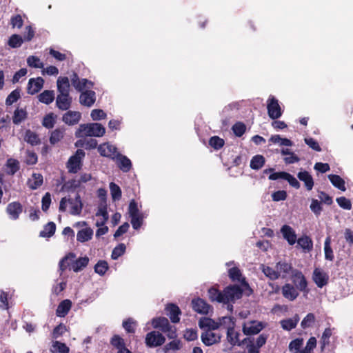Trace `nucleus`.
Wrapping results in <instances>:
<instances>
[{"instance_id": "obj_24", "label": "nucleus", "mask_w": 353, "mask_h": 353, "mask_svg": "<svg viewBox=\"0 0 353 353\" xmlns=\"http://www.w3.org/2000/svg\"><path fill=\"white\" fill-rule=\"evenodd\" d=\"M297 177L305 184L307 190H311L314 187V180L312 175L307 171H301L298 173Z\"/></svg>"}, {"instance_id": "obj_11", "label": "nucleus", "mask_w": 353, "mask_h": 353, "mask_svg": "<svg viewBox=\"0 0 353 353\" xmlns=\"http://www.w3.org/2000/svg\"><path fill=\"white\" fill-rule=\"evenodd\" d=\"M312 279L316 285L321 288L328 283V274L319 268H315L313 272Z\"/></svg>"}, {"instance_id": "obj_20", "label": "nucleus", "mask_w": 353, "mask_h": 353, "mask_svg": "<svg viewBox=\"0 0 353 353\" xmlns=\"http://www.w3.org/2000/svg\"><path fill=\"white\" fill-rule=\"evenodd\" d=\"M263 327L264 326L261 322L251 321L248 325H243V332L245 335L257 334Z\"/></svg>"}, {"instance_id": "obj_27", "label": "nucleus", "mask_w": 353, "mask_h": 353, "mask_svg": "<svg viewBox=\"0 0 353 353\" xmlns=\"http://www.w3.org/2000/svg\"><path fill=\"white\" fill-rule=\"evenodd\" d=\"M220 324L219 322L214 321L210 318H203L201 319L199 322V325L200 328H207V330H217L220 327Z\"/></svg>"}, {"instance_id": "obj_5", "label": "nucleus", "mask_w": 353, "mask_h": 353, "mask_svg": "<svg viewBox=\"0 0 353 353\" xmlns=\"http://www.w3.org/2000/svg\"><path fill=\"white\" fill-rule=\"evenodd\" d=\"M165 342V337L159 331L153 330L146 334L145 343L148 347L161 346Z\"/></svg>"}, {"instance_id": "obj_17", "label": "nucleus", "mask_w": 353, "mask_h": 353, "mask_svg": "<svg viewBox=\"0 0 353 353\" xmlns=\"http://www.w3.org/2000/svg\"><path fill=\"white\" fill-rule=\"evenodd\" d=\"M221 336L210 330H206L201 334L202 342L207 346L212 345L221 341Z\"/></svg>"}, {"instance_id": "obj_7", "label": "nucleus", "mask_w": 353, "mask_h": 353, "mask_svg": "<svg viewBox=\"0 0 353 353\" xmlns=\"http://www.w3.org/2000/svg\"><path fill=\"white\" fill-rule=\"evenodd\" d=\"M292 281L296 288L305 294L309 292L307 288V281L303 274L298 270H294L292 272Z\"/></svg>"}, {"instance_id": "obj_51", "label": "nucleus", "mask_w": 353, "mask_h": 353, "mask_svg": "<svg viewBox=\"0 0 353 353\" xmlns=\"http://www.w3.org/2000/svg\"><path fill=\"white\" fill-rule=\"evenodd\" d=\"M219 323L220 324V327H223L224 329H226L227 331L232 327V329L235 327V320L234 317L232 316H223L221 319H219Z\"/></svg>"}, {"instance_id": "obj_50", "label": "nucleus", "mask_w": 353, "mask_h": 353, "mask_svg": "<svg viewBox=\"0 0 353 353\" xmlns=\"http://www.w3.org/2000/svg\"><path fill=\"white\" fill-rule=\"evenodd\" d=\"M23 39L19 34H14L8 39V45L12 48H17L21 46Z\"/></svg>"}, {"instance_id": "obj_42", "label": "nucleus", "mask_w": 353, "mask_h": 353, "mask_svg": "<svg viewBox=\"0 0 353 353\" xmlns=\"http://www.w3.org/2000/svg\"><path fill=\"white\" fill-rule=\"evenodd\" d=\"M276 268L277 271H279V274H283L282 278H285L287 274H288L290 272H292V265L291 263H288L287 262H281L279 261L276 263Z\"/></svg>"}, {"instance_id": "obj_47", "label": "nucleus", "mask_w": 353, "mask_h": 353, "mask_svg": "<svg viewBox=\"0 0 353 353\" xmlns=\"http://www.w3.org/2000/svg\"><path fill=\"white\" fill-rule=\"evenodd\" d=\"M299 322V318H294V319H283L281 321L280 323L281 325V327L287 331H290L292 329L295 328L297 325V323Z\"/></svg>"}, {"instance_id": "obj_23", "label": "nucleus", "mask_w": 353, "mask_h": 353, "mask_svg": "<svg viewBox=\"0 0 353 353\" xmlns=\"http://www.w3.org/2000/svg\"><path fill=\"white\" fill-rule=\"evenodd\" d=\"M72 301L69 299L62 301L57 306L56 315L59 317H65L70 310Z\"/></svg>"}, {"instance_id": "obj_1", "label": "nucleus", "mask_w": 353, "mask_h": 353, "mask_svg": "<svg viewBox=\"0 0 353 353\" xmlns=\"http://www.w3.org/2000/svg\"><path fill=\"white\" fill-rule=\"evenodd\" d=\"M105 132V129L102 124L92 123L81 124L75 132L76 137H101Z\"/></svg>"}, {"instance_id": "obj_44", "label": "nucleus", "mask_w": 353, "mask_h": 353, "mask_svg": "<svg viewBox=\"0 0 353 353\" xmlns=\"http://www.w3.org/2000/svg\"><path fill=\"white\" fill-rule=\"evenodd\" d=\"M32 176V181L28 182V186L31 190H37L43 184V176L39 173H33Z\"/></svg>"}, {"instance_id": "obj_26", "label": "nucleus", "mask_w": 353, "mask_h": 353, "mask_svg": "<svg viewBox=\"0 0 353 353\" xmlns=\"http://www.w3.org/2000/svg\"><path fill=\"white\" fill-rule=\"evenodd\" d=\"M59 94H70V81L67 77H59L57 81Z\"/></svg>"}, {"instance_id": "obj_21", "label": "nucleus", "mask_w": 353, "mask_h": 353, "mask_svg": "<svg viewBox=\"0 0 353 353\" xmlns=\"http://www.w3.org/2000/svg\"><path fill=\"white\" fill-rule=\"evenodd\" d=\"M281 232L283 238L291 245H294L296 241V235L294 230L289 225H284L281 229Z\"/></svg>"}, {"instance_id": "obj_38", "label": "nucleus", "mask_w": 353, "mask_h": 353, "mask_svg": "<svg viewBox=\"0 0 353 353\" xmlns=\"http://www.w3.org/2000/svg\"><path fill=\"white\" fill-rule=\"evenodd\" d=\"M24 140L32 146L37 145L41 143L39 135L30 130H26Z\"/></svg>"}, {"instance_id": "obj_4", "label": "nucleus", "mask_w": 353, "mask_h": 353, "mask_svg": "<svg viewBox=\"0 0 353 353\" xmlns=\"http://www.w3.org/2000/svg\"><path fill=\"white\" fill-rule=\"evenodd\" d=\"M85 152L81 149H78L75 154L71 156L67 163L68 172L70 173H77L82 167V159L85 157Z\"/></svg>"}, {"instance_id": "obj_9", "label": "nucleus", "mask_w": 353, "mask_h": 353, "mask_svg": "<svg viewBox=\"0 0 353 353\" xmlns=\"http://www.w3.org/2000/svg\"><path fill=\"white\" fill-rule=\"evenodd\" d=\"M299 290L295 285L290 283H285L281 288L283 297L290 301H294L299 296Z\"/></svg>"}, {"instance_id": "obj_56", "label": "nucleus", "mask_w": 353, "mask_h": 353, "mask_svg": "<svg viewBox=\"0 0 353 353\" xmlns=\"http://www.w3.org/2000/svg\"><path fill=\"white\" fill-rule=\"evenodd\" d=\"M232 129L236 137H241L245 132L246 125L243 122L239 121L233 125Z\"/></svg>"}, {"instance_id": "obj_55", "label": "nucleus", "mask_w": 353, "mask_h": 353, "mask_svg": "<svg viewBox=\"0 0 353 353\" xmlns=\"http://www.w3.org/2000/svg\"><path fill=\"white\" fill-rule=\"evenodd\" d=\"M225 141L218 136H213L209 140V145L214 150H220L223 147Z\"/></svg>"}, {"instance_id": "obj_36", "label": "nucleus", "mask_w": 353, "mask_h": 353, "mask_svg": "<svg viewBox=\"0 0 353 353\" xmlns=\"http://www.w3.org/2000/svg\"><path fill=\"white\" fill-rule=\"evenodd\" d=\"M56 231V224L54 222H48L44 225L43 230L39 233L41 237L50 238L54 235Z\"/></svg>"}, {"instance_id": "obj_62", "label": "nucleus", "mask_w": 353, "mask_h": 353, "mask_svg": "<svg viewBox=\"0 0 353 353\" xmlns=\"http://www.w3.org/2000/svg\"><path fill=\"white\" fill-rule=\"evenodd\" d=\"M27 63L30 67L34 68H43V63L35 56H30L27 59Z\"/></svg>"}, {"instance_id": "obj_39", "label": "nucleus", "mask_w": 353, "mask_h": 353, "mask_svg": "<svg viewBox=\"0 0 353 353\" xmlns=\"http://www.w3.org/2000/svg\"><path fill=\"white\" fill-rule=\"evenodd\" d=\"M110 343L117 351L126 347L124 339L119 334H114L110 340Z\"/></svg>"}, {"instance_id": "obj_41", "label": "nucleus", "mask_w": 353, "mask_h": 353, "mask_svg": "<svg viewBox=\"0 0 353 353\" xmlns=\"http://www.w3.org/2000/svg\"><path fill=\"white\" fill-rule=\"evenodd\" d=\"M261 270L263 273L272 281L276 280L280 277L279 271L274 270L270 266L262 265Z\"/></svg>"}, {"instance_id": "obj_57", "label": "nucleus", "mask_w": 353, "mask_h": 353, "mask_svg": "<svg viewBox=\"0 0 353 353\" xmlns=\"http://www.w3.org/2000/svg\"><path fill=\"white\" fill-rule=\"evenodd\" d=\"M108 264L105 261L100 260L94 265V271L99 275L103 276L105 274V272L108 270Z\"/></svg>"}, {"instance_id": "obj_29", "label": "nucleus", "mask_w": 353, "mask_h": 353, "mask_svg": "<svg viewBox=\"0 0 353 353\" xmlns=\"http://www.w3.org/2000/svg\"><path fill=\"white\" fill-rule=\"evenodd\" d=\"M93 236V230L90 228H85L79 230L77 234V241L84 243L92 239Z\"/></svg>"}, {"instance_id": "obj_13", "label": "nucleus", "mask_w": 353, "mask_h": 353, "mask_svg": "<svg viewBox=\"0 0 353 353\" xmlns=\"http://www.w3.org/2000/svg\"><path fill=\"white\" fill-rule=\"evenodd\" d=\"M72 101V99L70 94H59L56 99V105L62 111L68 110L71 106Z\"/></svg>"}, {"instance_id": "obj_52", "label": "nucleus", "mask_w": 353, "mask_h": 353, "mask_svg": "<svg viewBox=\"0 0 353 353\" xmlns=\"http://www.w3.org/2000/svg\"><path fill=\"white\" fill-rule=\"evenodd\" d=\"M298 244L303 249L307 251H310L313 248V243L312 239L307 236H303L300 237L297 240Z\"/></svg>"}, {"instance_id": "obj_16", "label": "nucleus", "mask_w": 353, "mask_h": 353, "mask_svg": "<svg viewBox=\"0 0 353 353\" xmlns=\"http://www.w3.org/2000/svg\"><path fill=\"white\" fill-rule=\"evenodd\" d=\"M192 307L195 312L203 314H208L210 309V305L201 298L192 299Z\"/></svg>"}, {"instance_id": "obj_37", "label": "nucleus", "mask_w": 353, "mask_h": 353, "mask_svg": "<svg viewBox=\"0 0 353 353\" xmlns=\"http://www.w3.org/2000/svg\"><path fill=\"white\" fill-rule=\"evenodd\" d=\"M27 116L28 112L25 109L17 108L12 116V122L15 125H19L27 118Z\"/></svg>"}, {"instance_id": "obj_48", "label": "nucleus", "mask_w": 353, "mask_h": 353, "mask_svg": "<svg viewBox=\"0 0 353 353\" xmlns=\"http://www.w3.org/2000/svg\"><path fill=\"white\" fill-rule=\"evenodd\" d=\"M331 237L330 236H327L325 243H324V252H325V258L329 261H333L334 256L333 253V250L331 248Z\"/></svg>"}, {"instance_id": "obj_43", "label": "nucleus", "mask_w": 353, "mask_h": 353, "mask_svg": "<svg viewBox=\"0 0 353 353\" xmlns=\"http://www.w3.org/2000/svg\"><path fill=\"white\" fill-rule=\"evenodd\" d=\"M50 352L52 353H69L70 349L64 343L55 341L52 343Z\"/></svg>"}, {"instance_id": "obj_25", "label": "nucleus", "mask_w": 353, "mask_h": 353, "mask_svg": "<svg viewBox=\"0 0 353 353\" xmlns=\"http://www.w3.org/2000/svg\"><path fill=\"white\" fill-rule=\"evenodd\" d=\"M96 216H101L103 217V221H101V222H99V221L97 222L96 225L97 227L102 226V225H105L106 221L108 220L109 216H108V213L107 211V204L105 201L100 203V204L98 207L97 212H96Z\"/></svg>"}, {"instance_id": "obj_12", "label": "nucleus", "mask_w": 353, "mask_h": 353, "mask_svg": "<svg viewBox=\"0 0 353 353\" xmlns=\"http://www.w3.org/2000/svg\"><path fill=\"white\" fill-rule=\"evenodd\" d=\"M68 203L70 205V213L72 215H79L83 209V203L79 193H77L74 198H69Z\"/></svg>"}, {"instance_id": "obj_63", "label": "nucleus", "mask_w": 353, "mask_h": 353, "mask_svg": "<svg viewBox=\"0 0 353 353\" xmlns=\"http://www.w3.org/2000/svg\"><path fill=\"white\" fill-rule=\"evenodd\" d=\"M303 339H302V338L295 339L292 340V341H290V343H289V346H288L289 350L292 352H294L295 351H300V350H301V347L303 345Z\"/></svg>"}, {"instance_id": "obj_49", "label": "nucleus", "mask_w": 353, "mask_h": 353, "mask_svg": "<svg viewBox=\"0 0 353 353\" xmlns=\"http://www.w3.org/2000/svg\"><path fill=\"white\" fill-rule=\"evenodd\" d=\"M6 166L8 169L7 173L10 175H14L20 168L19 162L14 159H8Z\"/></svg>"}, {"instance_id": "obj_54", "label": "nucleus", "mask_w": 353, "mask_h": 353, "mask_svg": "<svg viewBox=\"0 0 353 353\" xmlns=\"http://www.w3.org/2000/svg\"><path fill=\"white\" fill-rule=\"evenodd\" d=\"M110 193L113 201H119L121 198V190L116 183L112 182L110 183Z\"/></svg>"}, {"instance_id": "obj_6", "label": "nucleus", "mask_w": 353, "mask_h": 353, "mask_svg": "<svg viewBox=\"0 0 353 353\" xmlns=\"http://www.w3.org/2000/svg\"><path fill=\"white\" fill-rule=\"evenodd\" d=\"M267 110L268 116L273 120L280 118L283 114L279 101L274 96L269 97L267 101Z\"/></svg>"}, {"instance_id": "obj_53", "label": "nucleus", "mask_w": 353, "mask_h": 353, "mask_svg": "<svg viewBox=\"0 0 353 353\" xmlns=\"http://www.w3.org/2000/svg\"><path fill=\"white\" fill-rule=\"evenodd\" d=\"M56 117L57 116L52 112L46 114L42 121L43 126L47 129L52 128L56 123Z\"/></svg>"}, {"instance_id": "obj_58", "label": "nucleus", "mask_w": 353, "mask_h": 353, "mask_svg": "<svg viewBox=\"0 0 353 353\" xmlns=\"http://www.w3.org/2000/svg\"><path fill=\"white\" fill-rule=\"evenodd\" d=\"M315 322V316L313 313H308L302 320L301 326L303 329L311 327Z\"/></svg>"}, {"instance_id": "obj_10", "label": "nucleus", "mask_w": 353, "mask_h": 353, "mask_svg": "<svg viewBox=\"0 0 353 353\" xmlns=\"http://www.w3.org/2000/svg\"><path fill=\"white\" fill-rule=\"evenodd\" d=\"M165 310L166 315L169 316L172 323H177L179 322V316L181 314V311L178 305L174 303H168L166 305Z\"/></svg>"}, {"instance_id": "obj_33", "label": "nucleus", "mask_w": 353, "mask_h": 353, "mask_svg": "<svg viewBox=\"0 0 353 353\" xmlns=\"http://www.w3.org/2000/svg\"><path fill=\"white\" fill-rule=\"evenodd\" d=\"M332 328L327 327L323 331L322 336L321 337L320 340V344H321V350L323 352L326 346L329 345L330 343V339L332 335Z\"/></svg>"}, {"instance_id": "obj_46", "label": "nucleus", "mask_w": 353, "mask_h": 353, "mask_svg": "<svg viewBox=\"0 0 353 353\" xmlns=\"http://www.w3.org/2000/svg\"><path fill=\"white\" fill-rule=\"evenodd\" d=\"M89 263L88 256L80 257L77 259L72 264V270L75 272L81 271L83 268H85Z\"/></svg>"}, {"instance_id": "obj_19", "label": "nucleus", "mask_w": 353, "mask_h": 353, "mask_svg": "<svg viewBox=\"0 0 353 353\" xmlns=\"http://www.w3.org/2000/svg\"><path fill=\"white\" fill-rule=\"evenodd\" d=\"M81 118V114L78 111L69 110L62 117V121L68 125L77 124Z\"/></svg>"}, {"instance_id": "obj_60", "label": "nucleus", "mask_w": 353, "mask_h": 353, "mask_svg": "<svg viewBox=\"0 0 353 353\" xmlns=\"http://www.w3.org/2000/svg\"><path fill=\"white\" fill-rule=\"evenodd\" d=\"M122 325L127 333L133 334L135 332L136 321L132 318H128L123 321Z\"/></svg>"}, {"instance_id": "obj_18", "label": "nucleus", "mask_w": 353, "mask_h": 353, "mask_svg": "<svg viewBox=\"0 0 353 353\" xmlns=\"http://www.w3.org/2000/svg\"><path fill=\"white\" fill-rule=\"evenodd\" d=\"M95 101V92L90 90L81 92L79 96V102L84 106L91 107L94 103Z\"/></svg>"}, {"instance_id": "obj_45", "label": "nucleus", "mask_w": 353, "mask_h": 353, "mask_svg": "<svg viewBox=\"0 0 353 353\" xmlns=\"http://www.w3.org/2000/svg\"><path fill=\"white\" fill-rule=\"evenodd\" d=\"M173 340L167 343L163 348V353H168L170 350L176 351L182 347L181 340L172 339Z\"/></svg>"}, {"instance_id": "obj_2", "label": "nucleus", "mask_w": 353, "mask_h": 353, "mask_svg": "<svg viewBox=\"0 0 353 353\" xmlns=\"http://www.w3.org/2000/svg\"><path fill=\"white\" fill-rule=\"evenodd\" d=\"M152 325L154 329H159L166 334L168 339L177 338L176 328L171 325L168 319L165 317H156L152 320Z\"/></svg>"}, {"instance_id": "obj_3", "label": "nucleus", "mask_w": 353, "mask_h": 353, "mask_svg": "<svg viewBox=\"0 0 353 353\" xmlns=\"http://www.w3.org/2000/svg\"><path fill=\"white\" fill-rule=\"evenodd\" d=\"M243 290L238 285H229L223 289L224 303H235L243 296Z\"/></svg>"}, {"instance_id": "obj_14", "label": "nucleus", "mask_w": 353, "mask_h": 353, "mask_svg": "<svg viewBox=\"0 0 353 353\" xmlns=\"http://www.w3.org/2000/svg\"><path fill=\"white\" fill-rule=\"evenodd\" d=\"M22 212L23 206L19 201L11 202L7 205L6 212L13 220L18 219Z\"/></svg>"}, {"instance_id": "obj_32", "label": "nucleus", "mask_w": 353, "mask_h": 353, "mask_svg": "<svg viewBox=\"0 0 353 353\" xmlns=\"http://www.w3.org/2000/svg\"><path fill=\"white\" fill-rule=\"evenodd\" d=\"M328 179L332 184L339 190L343 192L346 190L345 181L339 175L332 174L328 175Z\"/></svg>"}, {"instance_id": "obj_31", "label": "nucleus", "mask_w": 353, "mask_h": 353, "mask_svg": "<svg viewBox=\"0 0 353 353\" xmlns=\"http://www.w3.org/2000/svg\"><path fill=\"white\" fill-rule=\"evenodd\" d=\"M265 163V157L261 154H256L251 159L250 166L252 170H259L264 166Z\"/></svg>"}, {"instance_id": "obj_59", "label": "nucleus", "mask_w": 353, "mask_h": 353, "mask_svg": "<svg viewBox=\"0 0 353 353\" xmlns=\"http://www.w3.org/2000/svg\"><path fill=\"white\" fill-rule=\"evenodd\" d=\"M126 247L124 243H119L117 246H116L111 254V257L114 260H117L119 257L122 256L125 252Z\"/></svg>"}, {"instance_id": "obj_15", "label": "nucleus", "mask_w": 353, "mask_h": 353, "mask_svg": "<svg viewBox=\"0 0 353 353\" xmlns=\"http://www.w3.org/2000/svg\"><path fill=\"white\" fill-rule=\"evenodd\" d=\"M43 83L44 80L41 77L30 79L27 87L28 93L32 95L38 93L42 89Z\"/></svg>"}, {"instance_id": "obj_61", "label": "nucleus", "mask_w": 353, "mask_h": 353, "mask_svg": "<svg viewBox=\"0 0 353 353\" xmlns=\"http://www.w3.org/2000/svg\"><path fill=\"white\" fill-rule=\"evenodd\" d=\"M131 218V224L132 225V228L134 230H139L143 223V213H141L139 214H137L136 216H130Z\"/></svg>"}, {"instance_id": "obj_22", "label": "nucleus", "mask_w": 353, "mask_h": 353, "mask_svg": "<svg viewBox=\"0 0 353 353\" xmlns=\"http://www.w3.org/2000/svg\"><path fill=\"white\" fill-rule=\"evenodd\" d=\"M98 151L103 157L114 159L117 148L109 143H103L98 147Z\"/></svg>"}, {"instance_id": "obj_30", "label": "nucleus", "mask_w": 353, "mask_h": 353, "mask_svg": "<svg viewBox=\"0 0 353 353\" xmlns=\"http://www.w3.org/2000/svg\"><path fill=\"white\" fill-rule=\"evenodd\" d=\"M239 336V333L236 332L234 328L232 329V327H230V329L227 331V340L232 345H241L244 343V341L247 339H245L242 342H240Z\"/></svg>"}, {"instance_id": "obj_8", "label": "nucleus", "mask_w": 353, "mask_h": 353, "mask_svg": "<svg viewBox=\"0 0 353 353\" xmlns=\"http://www.w3.org/2000/svg\"><path fill=\"white\" fill-rule=\"evenodd\" d=\"M228 276L232 282H239L243 287L248 288L250 290L251 292H252V290L250 289L246 279L242 276V272L238 267L230 268L228 270Z\"/></svg>"}, {"instance_id": "obj_28", "label": "nucleus", "mask_w": 353, "mask_h": 353, "mask_svg": "<svg viewBox=\"0 0 353 353\" xmlns=\"http://www.w3.org/2000/svg\"><path fill=\"white\" fill-rule=\"evenodd\" d=\"M208 296L211 301L224 303L223 291L221 292L217 288L212 287L208 290Z\"/></svg>"}, {"instance_id": "obj_64", "label": "nucleus", "mask_w": 353, "mask_h": 353, "mask_svg": "<svg viewBox=\"0 0 353 353\" xmlns=\"http://www.w3.org/2000/svg\"><path fill=\"white\" fill-rule=\"evenodd\" d=\"M66 331V326L63 323H60L53 329L52 333V338L57 339L61 336Z\"/></svg>"}, {"instance_id": "obj_34", "label": "nucleus", "mask_w": 353, "mask_h": 353, "mask_svg": "<svg viewBox=\"0 0 353 353\" xmlns=\"http://www.w3.org/2000/svg\"><path fill=\"white\" fill-rule=\"evenodd\" d=\"M65 129L63 128H56L51 132L49 141L52 145H55L59 142L64 137Z\"/></svg>"}, {"instance_id": "obj_40", "label": "nucleus", "mask_w": 353, "mask_h": 353, "mask_svg": "<svg viewBox=\"0 0 353 353\" xmlns=\"http://www.w3.org/2000/svg\"><path fill=\"white\" fill-rule=\"evenodd\" d=\"M38 98L40 102L49 105L54 99V92L53 90H44L38 96Z\"/></svg>"}, {"instance_id": "obj_35", "label": "nucleus", "mask_w": 353, "mask_h": 353, "mask_svg": "<svg viewBox=\"0 0 353 353\" xmlns=\"http://www.w3.org/2000/svg\"><path fill=\"white\" fill-rule=\"evenodd\" d=\"M119 168L124 172H127L130 170L132 168L131 161L125 156L121 154H118Z\"/></svg>"}]
</instances>
